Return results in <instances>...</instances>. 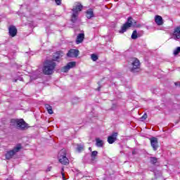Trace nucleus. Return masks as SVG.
<instances>
[{
	"mask_svg": "<svg viewBox=\"0 0 180 180\" xmlns=\"http://www.w3.org/2000/svg\"><path fill=\"white\" fill-rule=\"evenodd\" d=\"M58 161L63 165H68L70 160H68V156H67V150L65 149H62L60 150L58 154Z\"/></svg>",
	"mask_w": 180,
	"mask_h": 180,
	"instance_id": "nucleus-3",
	"label": "nucleus"
},
{
	"mask_svg": "<svg viewBox=\"0 0 180 180\" xmlns=\"http://www.w3.org/2000/svg\"><path fill=\"white\" fill-rule=\"evenodd\" d=\"M49 171H51V166L48 167V168L46 169L47 172H49Z\"/></svg>",
	"mask_w": 180,
	"mask_h": 180,
	"instance_id": "nucleus-28",
	"label": "nucleus"
},
{
	"mask_svg": "<svg viewBox=\"0 0 180 180\" xmlns=\"http://www.w3.org/2000/svg\"><path fill=\"white\" fill-rule=\"evenodd\" d=\"M45 108L49 115H53V107H51V105H50L49 104H46Z\"/></svg>",
	"mask_w": 180,
	"mask_h": 180,
	"instance_id": "nucleus-19",
	"label": "nucleus"
},
{
	"mask_svg": "<svg viewBox=\"0 0 180 180\" xmlns=\"http://www.w3.org/2000/svg\"><path fill=\"white\" fill-rule=\"evenodd\" d=\"M63 172H64V167H62L61 169V175H63Z\"/></svg>",
	"mask_w": 180,
	"mask_h": 180,
	"instance_id": "nucleus-30",
	"label": "nucleus"
},
{
	"mask_svg": "<svg viewBox=\"0 0 180 180\" xmlns=\"http://www.w3.org/2000/svg\"><path fill=\"white\" fill-rule=\"evenodd\" d=\"M91 60L93 61H96L98 60V56L96 54H91Z\"/></svg>",
	"mask_w": 180,
	"mask_h": 180,
	"instance_id": "nucleus-25",
	"label": "nucleus"
},
{
	"mask_svg": "<svg viewBox=\"0 0 180 180\" xmlns=\"http://www.w3.org/2000/svg\"><path fill=\"white\" fill-rule=\"evenodd\" d=\"M56 5L60 6L61 5V0H54Z\"/></svg>",
	"mask_w": 180,
	"mask_h": 180,
	"instance_id": "nucleus-26",
	"label": "nucleus"
},
{
	"mask_svg": "<svg viewBox=\"0 0 180 180\" xmlns=\"http://www.w3.org/2000/svg\"><path fill=\"white\" fill-rule=\"evenodd\" d=\"M57 63L54 62V60H46L44 63V66L42 68V71L44 75H51L53 72H54V70L56 69V66Z\"/></svg>",
	"mask_w": 180,
	"mask_h": 180,
	"instance_id": "nucleus-1",
	"label": "nucleus"
},
{
	"mask_svg": "<svg viewBox=\"0 0 180 180\" xmlns=\"http://www.w3.org/2000/svg\"><path fill=\"white\" fill-rule=\"evenodd\" d=\"M116 140H117V132H115L108 137V143L109 144H113Z\"/></svg>",
	"mask_w": 180,
	"mask_h": 180,
	"instance_id": "nucleus-11",
	"label": "nucleus"
},
{
	"mask_svg": "<svg viewBox=\"0 0 180 180\" xmlns=\"http://www.w3.org/2000/svg\"><path fill=\"white\" fill-rule=\"evenodd\" d=\"M131 37V39H132L133 40H136V39H137V31H136V30L133 31Z\"/></svg>",
	"mask_w": 180,
	"mask_h": 180,
	"instance_id": "nucleus-21",
	"label": "nucleus"
},
{
	"mask_svg": "<svg viewBox=\"0 0 180 180\" xmlns=\"http://www.w3.org/2000/svg\"><path fill=\"white\" fill-rule=\"evenodd\" d=\"M172 39H174V40H180V26L174 28Z\"/></svg>",
	"mask_w": 180,
	"mask_h": 180,
	"instance_id": "nucleus-9",
	"label": "nucleus"
},
{
	"mask_svg": "<svg viewBox=\"0 0 180 180\" xmlns=\"http://www.w3.org/2000/svg\"><path fill=\"white\" fill-rule=\"evenodd\" d=\"M180 53V46L177 47L174 51V56H178Z\"/></svg>",
	"mask_w": 180,
	"mask_h": 180,
	"instance_id": "nucleus-23",
	"label": "nucleus"
},
{
	"mask_svg": "<svg viewBox=\"0 0 180 180\" xmlns=\"http://www.w3.org/2000/svg\"><path fill=\"white\" fill-rule=\"evenodd\" d=\"M22 150V144H17L12 150H8L6 153V159L11 160L16 153H19Z\"/></svg>",
	"mask_w": 180,
	"mask_h": 180,
	"instance_id": "nucleus-5",
	"label": "nucleus"
},
{
	"mask_svg": "<svg viewBox=\"0 0 180 180\" xmlns=\"http://www.w3.org/2000/svg\"><path fill=\"white\" fill-rule=\"evenodd\" d=\"M141 119L143 120H146V119H147V114L146 113L143 114V115L141 117Z\"/></svg>",
	"mask_w": 180,
	"mask_h": 180,
	"instance_id": "nucleus-27",
	"label": "nucleus"
},
{
	"mask_svg": "<svg viewBox=\"0 0 180 180\" xmlns=\"http://www.w3.org/2000/svg\"><path fill=\"white\" fill-rule=\"evenodd\" d=\"M98 91H101V87H98Z\"/></svg>",
	"mask_w": 180,
	"mask_h": 180,
	"instance_id": "nucleus-32",
	"label": "nucleus"
},
{
	"mask_svg": "<svg viewBox=\"0 0 180 180\" xmlns=\"http://www.w3.org/2000/svg\"><path fill=\"white\" fill-rule=\"evenodd\" d=\"M89 151H92V148L89 147Z\"/></svg>",
	"mask_w": 180,
	"mask_h": 180,
	"instance_id": "nucleus-31",
	"label": "nucleus"
},
{
	"mask_svg": "<svg viewBox=\"0 0 180 180\" xmlns=\"http://www.w3.org/2000/svg\"><path fill=\"white\" fill-rule=\"evenodd\" d=\"M77 150L79 153H81V151H82V150H84V146L82 145H77Z\"/></svg>",
	"mask_w": 180,
	"mask_h": 180,
	"instance_id": "nucleus-24",
	"label": "nucleus"
},
{
	"mask_svg": "<svg viewBox=\"0 0 180 180\" xmlns=\"http://www.w3.org/2000/svg\"><path fill=\"white\" fill-rule=\"evenodd\" d=\"M79 53V51L77 49H70L67 53V56L70 57L71 58H74L75 57H78Z\"/></svg>",
	"mask_w": 180,
	"mask_h": 180,
	"instance_id": "nucleus-10",
	"label": "nucleus"
},
{
	"mask_svg": "<svg viewBox=\"0 0 180 180\" xmlns=\"http://www.w3.org/2000/svg\"><path fill=\"white\" fill-rule=\"evenodd\" d=\"M105 143L103 142V141L99 138H96V147H98V148H102V147H103Z\"/></svg>",
	"mask_w": 180,
	"mask_h": 180,
	"instance_id": "nucleus-17",
	"label": "nucleus"
},
{
	"mask_svg": "<svg viewBox=\"0 0 180 180\" xmlns=\"http://www.w3.org/2000/svg\"><path fill=\"white\" fill-rule=\"evenodd\" d=\"M11 125L16 126L18 130H26V129H27V124L25 122V120H23V119H12L11 120Z\"/></svg>",
	"mask_w": 180,
	"mask_h": 180,
	"instance_id": "nucleus-2",
	"label": "nucleus"
},
{
	"mask_svg": "<svg viewBox=\"0 0 180 180\" xmlns=\"http://www.w3.org/2000/svg\"><path fill=\"white\" fill-rule=\"evenodd\" d=\"M158 159L155 157L150 158L151 164H157Z\"/></svg>",
	"mask_w": 180,
	"mask_h": 180,
	"instance_id": "nucleus-22",
	"label": "nucleus"
},
{
	"mask_svg": "<svg viewBox=\"0 0 180 180\" xmlns=\"http://www.w3.org/2000/svg\"><path fill=\"white\" fill-rule=\"evenodd\" d=\"M131 26H133V18L129 17L128 18L127 22L121 27L120 33H124V32H126L129 27H131Z\"/></svg>",
	"mask_w": 180,
	"mask_h": 180,
	"instance_id": "nucleus-6",
	"label": "nucleus"
},
{
	"mask_svg": "<svg viewBox=\"0 0 180 180\" xmlns=\"http://www.w3.org/2000/svg\"><path fill=\"white\" fill-rule=\"evenodd\" d=\"M8 33L9 36L11 37H15L16 34H18V30L16 29V27L11 25L8 28Z\"/></svg>",
	"mask_w": 180,
	"mask_h": 180,
	"instance_id": "nucleus-12",
	"label": "nucleus"
},
{
	"mask_svg": "<svg viewBox=\"0 0 180 180\" xmlns=\"http://www.w3.org/2000/svg\"><path fill=\"white\" fill-rule=\"evenodd\" d=\"M86 13V16L87 19H91L94 18V10H92V8H89V10H87Z\"/></svg>",
	"mask_w": 180,
	"mask_h": 180,
	"instance_id": "nucleus-18",
	"label": "nucleus"
},
{
	"mask_svg": "<svg viewBox=\"0 0 180 180\" xmlns=\"http://www.w3.org/2000/svg\"><path fill=\"white\" fill-rule=\"evenodd\" d=\"M140 68V60L137 58H132L131 72H136Z\"/></svg>",
	"mask_w": 180,
	"mask_h": 180,
	"instance_id": "nucleus-8",
	"label": "nucleus"
},
{
	"mask_svg": "<svg viewBox=\"0 0 180 180\" xmlns=\"http://www.w3.org/2000/svg\"><path fill=\"white\" fill-rule=\"evenodd\" d=\"M84 37L85 34H84L83 33L79 34L76 39V44H79L80 43H82V41H84Z\"/></svg>",
	"mask_w": 180,
	"mask_h": 180,
	"instance_id": "nucleus-15",
	"label": "nucleus"
},
{
	"mask_svg": "<svg viewBox=\"0 0 180 180\" xmlns=\"http://www.w3.org/2000/svg\"><path fill=\"white\" fill-rule=\"evenodd\" d=\"M174 85L176 86H180V82H175L174 83Z\"/></svg>",
	"mask_w": 180,
	"mask_h": 180,
	"instance_id": "nucleus-29",
	"label": "nucleus"
},
{
	"mask_svg": "<svg viewBox=\"0 0 180 180\" xmlns=\"http://www.w3.org/2000/svg\"><path fill=\"white\" fill-rule=\"evenodd\" d=\"M96 155H98V151L94 150V151L91 152V160L93 161L95 160Z\"/></svg>",
	"mask_w": 180,
	"mask_h": 180,
	"instance_id": "nucleus-20",
	"label": "nucleus"
},
{
	"mask_svg": "<svg viewBox=\"0 0 180 180\" xmlns=\"http://www.w3.org/2000/svg\"><path fill=\"white\" fill-rule=\"evenodd\" d=\"M72 15L71 21L73 23H75V22H77V20H78V15H79V12H81V11H82V5L77 4V5L73 7V8L72 9Z\"/></svg>",
	"mask_w": 180,
	"mask_h": 180,
	"instance_id": "nucleus-4",
	"label": "nucleus"
},
{
	"mask_svg": "<svg viewBox=\"0 0 180 180\" xmlns=\"http://www.w3.org/2000/svg\"><path fill=\"white\" fill-rule=\"evenodd\" d=\"M61 57H63V52L57 51L53 54V59L51 61H54L56 63V61L59 58H61Z\"/></svg>",
	"mask_w": 180,
	"mask_h": 180,
	"instance_id": "nucleus-16",
	"label": "nucleus"
},
{
	"mask_svg": "<svg viewBox=\"0 0 180 180\" xmlns=\"http://www.w3.org/2000/svg\"><path fill=\"white\" fill-rule=\"evenodd\" d=\"M150 144L154 151H157V148H158V146H157V144H158V140L157 139V138L153 137L150 139Z\"/></svg>",
	"mask_w": 180,
	"mask_h": 180,
	"instance_id": "nucleus-13",
	"label": "nucleus"
},
{
	"mask_svg": "<svg viewBox=\"0 0 180 180\" xmlns=\"http://www.w3.org/2000/svg\"><path fill=\"white\" fill-rule=\"evenodd\" d=\"M75 65H77V63L72 61V62H69L66 65H65L64 67H63L60 69V71L62 72H68V71H70V70H71V68H74V67H75Z\"/></svg>",
	"mask_w": 180,
	"mask_h": 180,
	"instance_id": "nucleus-7",
	"label": "nucleus"
},
{
	"mask_svg": "<svg viewBox=\"0 0 180 180\" xmlns=\"http://www.w3.org/2000/svg\"><path fill=\"white\" fill-rule=\"evenodd\" d=\"M155 22L158 26H161L164 24V22L162 21V17H161V15H156L155 17Z\"/></svg>",
	"mask_w": 180,
	"mask_h": 180,
	"instance_id": "nucleus-14",
	"label": "nucleus"
}]
</instances>
